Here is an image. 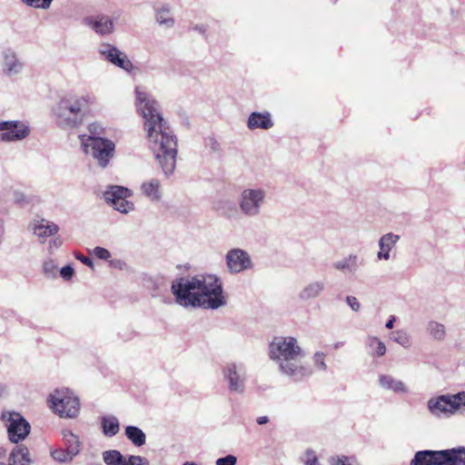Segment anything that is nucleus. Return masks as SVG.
I'll return each mask as SVG.
<instances>
[{"label": "nucleus", "instance_id": "nucleus-1", "mask_svg": "<svg viewBox=\"0 0 465 465\" xmlns=\"http://www.w3.org/2000/svg\"><path fill=\"white\" fill-rule=\"evenodd\" d=\"M135 94L149 147L163 174L169 177L176 167L177 138L160 114L157 102L140 88H136Z\"/></svg>", "mask_w": 465, "mask_h": 465}, {"label": "nucleus", "instance_id": "nucleus-2", "mask_svg": "<svg viewBox=\"0 0 465 465\" xmlns=\"http://www.w3.org/2000/svg\"><path fill=\"white\" fill-rule=\"evenodd\" d=\"M172 292L184 307L215 310L226 304L222 282L212 274L179 278L173 282Z\"/></svg>", "mask_w": 465, "mask_h": 465}, {"label": "nucleus", "instance_id": "nucleus-3", "mask_svg": "<svg viewBox=\"0 0 465 465\" xmlns=\"http://www.w3.org/2000/svg\"><path fill=\"white\" fill-rule=\"evenodd\" d=\"M268 355L279 371L294 381L309 378L313 372L304 361L305 353L294 337H274L269 343Z\"/></svg>", "mask_w": 465, "mask_h": 465}, {"label": "nucleus", "instance_id": "nucleus-4", "mask_svg": "<svg viewBox=\"0 0 465 465\" xmlns=\"http://www.w3.org/2000/svg\"><path fill=\"white\" fill-rule=\"evenodd\" d=\"M96 104L94 94L84 92L62 96L52 109L55 124L62 129H72L80 125L86 113Z\"/></svg>", "mask_w": 465, "mask_h": 465}, {"label": "nucleus", "instance_id": "nucleus-5", "mask_svg": "<svg viewBox=\"0 0 465 465\" xmlns=\"http://www.w3.org/2000/svg\"><path fill=\"white\" fill-rule=\"evenodd\" d=\"M411 465H465V447L418 451Z\"/></svg>", "mask_w": 465, "mask_h": 465}, {"label": "nucleus", "instance_id": "nucleus-6", "mask_svg": "<svg viewBox=\"0 0 465 465\" xmlns=\"http://www.w3.org/2000/svg\"><path fill=\"white\" fill-rule=\"evenodd\" d=\"M81 147L85 154L91 155L100 167H106L114 156L115 145L111 140L99 136L79 135Z\"/></svg>", "mask_w": 465, "mask_h": 465}, {"label": "nucleus", "instance_id": "nucleus-7", "mask_svg": "<svg viewBox=\"0 0 465 465\" xmlns=\"http://www.w3.org/2000/svg\"><path fill=\"white\" fill-rule=\"evenodd\" d=\"M267 192L260 186L243 188L237 200L241 213L249 218L258 217L266 203Z\"/></svg>", "mask_w": 465, "mask_h": 465}, {"label": "nucleus", "instance_id": "nucleus-8", "mask_svg": "<svg viewBox=\"0 0 465 465\" xmlns=\"http://www.w3.org/2000/svg\"><path fill=\"white\" fill-rule=\"evenodd\" d=\"M50 408L61 418H74L80 411L78 398L68 389L55 390L49 397Z\"/></svg>", "mask_w": 465, "mask_h": 465}, {"label": "nucleus", "instance_id": "nucleus-9", "mask_svg": "<svg viewBox=\"0 0 465 465\" xmlns=\"http://www.w3.org/2000/svg\"><path fill=\"white\" fill-rule=\"evenodd\" d=\"M465 406V391L456 394L440 395L428 401L430 412L437 417H449Z\"/></svg>", "mask_w": 465, "mask_h": 465}, {"label": "nucleus", "instance_id": "nucleus-10", "mask_svg": "<svg viewBox=\"0 0 465 465\" xmlns=\"http://www.w3.org/2000/svg\"><path fill=\"white\" fill-rule=\"evenodd\" d=\"M222 374L231 392L238 394L243 393L247 381V368L243 362H226L223 366Z\"/></svg>", "mask_w": 465, "mask_h": 465}, {"label": "nucleus", "instance_id": "nucleus-11", "mask_svg": "<svg viewBox=\"0 0 465 465\" xmlns=\"http://www.w3.org/2000/svg\"><path fill=\"white\" fill-rule=\"evenodd\" d=\"M2 420L5 421L8 437L12 442L17 443L25 440L30 432V424L19 412L4 411Z\"/></svg>", "mask_w": 465, "mask_h": 465}, {"label": "nucleus", "instance_id": "nucleus-12", "mask_svg": "<svg viewBox=\"0 0 465 465\" xmlns=\"http://www.w3.org/2000/svg\"><path fill=\"white\" fill-rule=\"evenodd\" d=\"M31 134V127L26 121L11 120L0 122V141L15 143L26 139Z\"/></svg>", "mask_w": 465, "mask_h": 465}, {"label": "nucleus", "instance_id": "nucleus-13", "mask_svg": "<svg viewBox=\"0 0 465 465\" xmlns=\"http://www.w3.org/2000/svg\"><path fill=\"white\" fill-rule=\"evenodd\" d=\"M99 54L109 63L131 73L134 69V65L128 58L126 54L120 51L115 45L108 43H102L98 48Z\"/></svg>", "mask_w": 465, "mask_h": 465}, {"label": "nucleus", "instance_id": "nucleus-14", "mask_svg": "<svg viewBox=\"0 0 465 465\" xmlns=\"http://www.w3.org/2000/svg\"><path fill=\"white\" fill-rule=\"evenodd\" d=\"M225 262L227 270L231 273H240L253 267L250 254L240 248L230 250L225 255Z\"/></svg>", "mask_w": 465, "mask_h": 465}, {"label": "nucleus", "instance_id": "nucleus-15", "mask_svg": "<svg viewBox=\"0 0 465 465\" xmlns=\"http://www.w3.org/2000/svg\"><path fill=\"white\" fill-rule=\"evenodd\" d=\"M2 71L8 78H14L20 75L25 68L24 61L18 56L16 52L11 48H6L2 52Z\"/></svg>", "mask_w": 465, "mask_h": 465}, {"label": "nucleus", "instance_id": "nucleus-16", "mask_svg": "<svg viewBox=\"0 0 465 465\" xmlns=\"http://www.w3.org/2000/svg\"><path fill=\"white\" fill-rule=\"evenodd\" d=\"M84 23L100 35H108L114 29V20L104 15L86 17Z\"/></svg>", "mask_w": 465, "mask_h": 465}, {"label": "nucleus", "instance_id": "nucleus-17", "mask_svg": "<svg viewBox=\"0 0 465 465\" xmlns=\"http://www.w3.org/2000/svg\"><path fill=\"white\" fill-rule=\"evenodd\" d=\"M400 241V235L393 232L383 234L378 242L379 252H377V260L389 261L391 259V252Z\"/></svg>", "mask_w": 465, "mask_h": 465}, {"label": "nucleus", "instance_id": "nucleus-18", "mask_svg": "<svg viewBox=\"0 0 465 465\" xmlns=\"http://www.w3.org/2000/svg\"><path fill=\"white\" fill-rule=\"evenodd\" d=\"M142 194L151 202H160L163 198L161 182L156 178L143 181L140 185Z\"/></svg>", "mask_w": 465, "mask_h": 465}, {"label": "nucleus", "instance_id": "nucleus-19", "mask_svg": "<svg viewBox=\"0 0 465 465\" xmlns=\"http://www.w3.org/2000/svg\"><path fill=\"white\" fill-rule=\"evenodd\" d=\"M247 126L251 130H269L273 126V121L269 112H253L248 117Z\"/></svg>", "mask_w": 465, "mask_h": 465}, {"label": "nucleus", "instance_id": "nucleus-20", "mask_svg": "<svg viewBox=\"0 0 465 465\" xmlns=\"http://www.w3.org/2000/svg\"><path fill=\"white\" fill-rule=\"evenodd\" d=\"M379 385L386 390L397 394L409 393L408 386L401 380L394 378L389 374H381L379 377Z\"/></svg>", "mask_w": 465, "mask_h": 465}, {"label": "nucleus", "instance_id": "nucleus-21", "mask_svg": "<svg viewBox=\"0 0 465 465\" xmlns=\"http://www.w3.org/2000/svg\"><path fill=\"white\" fill-rule=\"evenodd\" d=\"M325 290V283L322 281H312L304 285L300 291L298 297L302 302H308L318 298Z\"/></svg>", "mask_w": 465, "mask_h": 465}, {"label": "nucleus", "instance_id": "nucleus-22", "mask_svg": "<svg viewBox=\"0 0 465 465\" xmlns=\"http://www.w3.org/2000/svg\"><path fill=\"white\" fill-rule=\"evenodd\" d=\"M155 21L164 28H173L175 24V20L172 14V9L169 5L163 4L157 6L154 10Z\"/></svg>", "mask_w": 465, "mask_h": 465}, {"label": "nucleus", "instance_id": "nucleus-23", "mask_svg": "<svg viewBox=\"0 0 465 465\" xmlns=\"http://www.w3.org/2000/svg\"><path fill=\"white\" fill-rule=\"evenodd\" d=\"M31 229L33 233L40 239L54 235L58 232V226L55 223L44 219L32 224Z\"/></svg>", "mask_w": 465, "mask_h": 465}, {"label": "nucleus", "instance_id": "nucleus-24", "mask_svg": "<svg viewBox=\"0 0 465 465\" xmlns=\"http://www.w3.org/2000/svg\"><path fill=\"white\" fill-rule=\"evenodd\" d=\"M358 260L359 257L357 254L351 253L348 256L334 262L332 267L337 271L354 274L360 267Z\"/></svg>", "mask_w": 465, "mask_h": 465}, {"label": "nucleus", "instance_id": "nucleus-25", "mask_svg": "<svg viewBox=\"0 0 465 465\" xmlns=\"http://www.w3.org/2000/svg\"><path fill=\"white\" fill-rule=\"evenodd\" d=\"M131 195L132 192L128 188L118 185L110 186L104 193V200L112 205L116 201Z\"/></svg>", "mask_w": 465, "mask_h": 465}, {"label": "nucleus", "instance_id": "nucleus-26", "mask_svg": "<svg viewBox=\"0 0 465 465\" xmlns=\"http://www.w3.org/2000/svg\"><path fill=\"white\" fill-rule=\"evenodd\" d=\"M11 465H28L31 462L29 450L24 445L16 446L9 457Z\"/></svg>", "mask_w": 465, "mask_h": 465}, {"label": "nucleus", "instance_id": "nucleus-27", "mask_svg": "<svg viewBox=\"0 0 465 465\" xmlns=\"http://www.w3.org/2000/svg\"><path fill=\"white\" fill-rule=\"evenodd\" d=\"M125 436L126 438L135 446L142 447L146 442V435L145 433L136 426H126L125 427Z\"/></svg>", "mask_w": 465, "mask_h": 465}, {"label": "nucleus", "instance_id": "nucleus-28", "mask_svg": "<svg viewBox=\"0 0 465 465\" xmlns=\"http://www.w3.org/2000/svg\"><path fill=\"white\" fill-rule=\"evenodd\" d=\"M103 432L107 437H113L119 432L120 424L115 416H104L101 420Z\"/></svg>", "mask_w": 465, "mask_h": 465}, {"label": "nucleus", "instance_id": "nucleus-29", "mask_svg": "<svg viewBox=\"0 0 465 465\" xmlns=\"http://www.w3.org/2000/svg\"><path fill=\"white\" fill-rule=\"evenodd\" d=\"M427 332L434 341H441L446 338L447 331L444 324L430 321L426 327Z\"/></svg>", "mask_w": 465, "mask_h": 465}, {"label": "nucleus", "instance_id": "nucleus-30", "mask_svg": "<svg viewBox=\"0 0 465 465\" xmlns=\"http://www.w3.org/2000/svg\"><path fill=\"white\" fill-rule=\"evenodd\" d=\"M64 438L69 458H74L80 451V442L78 437L71 431H64Z\"/></svg>", "mask_w": 465, "mask_h": 465}, {"label": "nucleus", "instance_id": "nucleus-31", "mask_svg": "<svg viewBox=\"0 0 465 465\" xmlns=\"http://www.w3.org/2000/svg\"><path fill=\"white\" fill-rule=\"evenodd\" d=\"M104 461L107 465H122L124 456L118 450H106L103 454Z\"/></svg>", "mask_w": 465, "mask_h": 465}, {"label": "nucleus", "instance_id": "nucleus-32", "mask_svg": "<svg viewBox=\"0 0 465 465\" xmlns=\"http://www.w3.org/2000/svg\"><path fill=\"white\" fill-rule=\"evenodd\" d=\"M391 339L404 348L411 346V336L404 330H397L391 333Z\"/></svg>", "mask_w": 465, "mask_h": 465}, {"label": "nucleus", "instance_id": "nucleus-33", "mask_svg": "<svg viewBox=\"0 0 465 465\" xmlns=\"http://www.w3.org/2000/svg\"><path fill=\"white\" fill-rule=\"evenodd\" d=\"M128 197H124L116 201L113 207L114 210L118 211L121 213H129L130 212L134 210V204L127 200Z\"/></svg>", "mask_w": 465, "mask_h": 465}, {"label": "nucleus", "instance_id": "nucleus-34", "mask_svg": "<svg viewBox=\"0 0 465 465\" xmlns=\"http://www.w3.org/2000/svg\"><path fill=\"white\" fill-rule=\"evenodd\" d=\"M26 6L35 9H48L54 0H20Z\"/></svg>", "mask_w": 465, "mask_h": 465}, {"label": "nucleus", "instance_id": "nucleus-35", "mask_svg": "<svg viewBox=\"0 0 465 465\" xmlns=\"http://www.w3.org/2000/svg\"><path fill=\"white\" fill-rule=\"evenodd\" d=\"M326 354L322 351H316L312 356L314 367L321 371H326L328 367L325 362Z\"/></svg>", "mask_w": 465, "mask_h": 465}, {"label": "nucleus", "instance_id": "nucleus-36", "mask_svg": "<svg viewBox=\"0 0 465 465\" xmlns=\"http://www.w3.org/2000/svg\"><path fill=\"white\" fill-rule=\"evenodd\" d=\"M43 272L47 278H55L57 274V265L52 259H47L43 264Z\"/></svg>", "mask_w": 465, "mask_h": 465}, {"label": "nucleus", "instance_id": "nucleus-37", "mask_svg": "<svg viewBox=\"0 0 465 465\" xmlns=\"http://www.w3.org/2000/svg\"><path fill=\"white\" fill-rule=\"evenodd\" d=\"M122 465H150L149 460L139 455H130L125 457Z\"/></svg>", "mask_w": 465, "mask_h": 465}, {"label": "nucleus", "instance_id": "nucleus-38", "mask_svg": "<svg viewBox=\"0 0 465 465\" xmlns=\"http://www.w3.org/2000/svg\"><path fill=\"white\" fill-rule=\"evenodd\" d=\"M93 254L100 260L107 261L111 258V252L107 249L100 246L93 250Z\"/></svg>", "mask_w": 465, "mask_h": 465}, {"label": "nucleus", "instance_id": "nucleus-39", "mask_svg": "<svg viewBox=\"0 0 465 465\" xmlns=\"http://www.w3.org/2000/svg\"><path fill=\"white\" fill-rule=\"evenodd\" d=\"M376 344V354L378 356H383L386 353V346L384 342L380 341L379 339L373 337L370 339V346H373V344Z\"/></svg>", "mask_w": 465, "mask_h": 465}, {"label": "nucleus", "instance_id": "nucleus-40", "mask_svg": "<svg viewBox=\"0 0 465 465\" xmlns=\"http://www.w3.org/2000/svg\"><path fill=\"white\" fill-rule=\"evenodd\" d=\"M331 465H357L351 458L341 456L331 458L330 460Z\"/></svg>", "mask_w": 465, "mask_h": 465}, {"label": "nucleus", "instance_id": "nucleus-41", "mask_svg": "<svg viewBox=\"0 0 465 465\" xmlns=\"http://www.w3.org/2000/svg\"><path fill=\"white\" fill-rule=\"evenodd\" d=\"M304 464L305 465H322L313 450H308L305 452V458H304Z\"/></svg>", "mask_w": 465, "mask_h": 465}, {"label": "nucleus", "instance_id": "nucleus-42", "mask_svg": "<svg viewBox=\"0 0 465 465\" xmlns=\"http://www.w3.org/2000/svg\"><path fill=\"white\" fill-rule=\"evenodd\" d=\"M53 458L55 460L65 462L67 460H71L73 458H69V455L67 454V450H56L52 453Z\"/></svg>", "mask_w": 465, "mask_h": 465}, {"label": "nucleus", "instance_id": "nucleus-43", "mask_svg": "<svg viewBox=\"0 0 465 465\" xmlns=\"http://www.w3.org/2000/svg\"><path fill=\"white\" fill-rule=\"evenodd\" d=\"M237 462V458L232 454H229L225 457L219 458L216 460V465H235Z\"/></svg>", "mask_w": 465, "mask_h": 465}, {"label": "nucleus", "instance_id": "nucleus-44", "mask_svg": "<svg viewBox=\"0 0 465 465\" xmlns=\"http://www.w3.org/2000/svg\"><path fill=\"white\" fill-rule=\"evenodd\" d=\"M74 273V268L71 265L64 266L60 270V274L62 278H64L66 281H69L72 279L73 275Z\"/></svg>", "mask_w": 465, "mask_h": 465}, {"label": "nucleus", "instance_id": "nucleus-45", "mask_svg": "<svg viewBox=\"0 0 465 465\" xmlns=\"http://www.w3.org/2000/svg\"><path fill=\"white\" fill-rule=\"evenodd\" d=\"M346 302L353 312H359L361 309V303L358 299L354 296H347Z\"/></svg>", "mask_w": 465, "mask_h": 465}, {"label": "nucleus", "instance_id": "nucleus-46", "mask_svg": "<svg viewBox=\"0 0 465 465\" xmlns=\"http://www.w3.org/2000/svg\"><path fill=\"white\" fill-rule=\"evenodd\" d=\"M88 130L91 134L90 136H96V134H101V127L95 123L90 124L88 126Z\"/></svg>", "mask_w": 465, "mask_h": 465}, {"label": "nucleus", "instance_id": "nucleus-47", "mask_svg": "<svg viewBox=\"0 0 465 465\" xmlns=\"http://www.w3.org/2000/svg\"><path fill=\"white\" fill-rule=\"evenodd\" d=\"M76 258L88 267L94 268V262L89 257L81 254L77 255Z\"/></svg>", "mask_w": 465, "mask_h": 465}, {"label": "nucleus", "instance_id": "nucleus-48", "mask_svg": "<svg viewBox=\"0 0 465 465\" xmlns=\"http://www.w3.org/2000/svg\"><path fill=\"white\" fill-rule=\"evenodd\" d=\"M193 29L202 35H204L206 32V26L204 25H195Z\"/></svg>", "mask_w": 465, "mask_h": 465}, {"label": "nucleus", "instance_id": "nucleus-49", "mask_svg": "<svg viewBox=\"0 0 465 465\" xmlns=\"http://www.w3.org/2000/svg\"><path fill=\"white\" fill-rule=\"evenodd\" d=\"M62 242L60 239H54L50 242V244H49V249L51 250L53 248V246H54L55 248H58L60 245H61Z\"/></svg>", "mask_w": 465, "mask_h": 465}, {"label": "nucleus", "instance_id": "nucleus-50", "mask_svg": "<svg viewBox=\"0 0 465 465\" xmlns=\"http://www.w3.org/2000/svg\"><path fill=\"white\" fill-rule=\"evenodd\" d=\"M256 421L259 425H264L269 421V418L267 416H261L257 418Z\"/></svg>", "mask_w": 465, "mask_h": 465}, {"label": "nucleus", "instance_id": "nucleus-51", "mask_svg": "<svg viewBox=\"0 0 465 465\" xmlns=\"http://www.w3.org/2000/svg\"><path fill=\"white\" fill-rule=\"evenodd\" d=\"M394 322H395V317L394 316H391V318L389 319V321L386 322L385 326L387 329H392L393 328V325H394Z\"/></svg>", "mask_w": 465, "mask_h": 465}, {"label": "nucleus", "instance_id": "nucleus-52", "mask_svg": "<svg viewBox=\"0 0 465 465\" xmlns=\"http://www.w3.org/2000/svg\"><path fill=\"white\" fill-rule=\"evenodd\" d=\"M6 394H7L6 385L0 383V398L5 396Z\"/></svg>", "mask_w": 465, "mask_h": 465}, {"label": "nucleus", "instance_id": "nucleus-53", "mask_svg": "<svg viewBox=\"0 0 465 465\" xmlns=\"http://www.w3.org/2000/svg\"><path fill=\"white\" fill-rule=\"evenodd\" d=\"M343 342H337L334 344V349H338L340 348L341 346H342Z\"/></svg>", "mask_w": 465, "mask_h": 465}, {"label": "nucleus", "instance_id": "nucleus-54", "mask_svg": "<svg viewBox=\"0 0 465 465\" xmlns=\"http://www.w3.org/2000/svg\"><path fill=\"white\" fill-rule=\"evenodd\" d=\"M183 465H196L194 462L186 461Z\"/></svg>", "mask_w": 465, "mask_h": 465}, {"label": "nucleus", "instance_id": "nucleus-55", "mask_svg": "<svg viewBox=\"0 0 465 465\" xmlns=\"http://www.w3.org/2000/svg\"><path fill=\"white\" fill-rule=\"evenodd\" d=\"M5 453V450H3L2 449H0V457Z\"/></svg>", "mask_w": 465, "mask_h": 465}]
</instances>
